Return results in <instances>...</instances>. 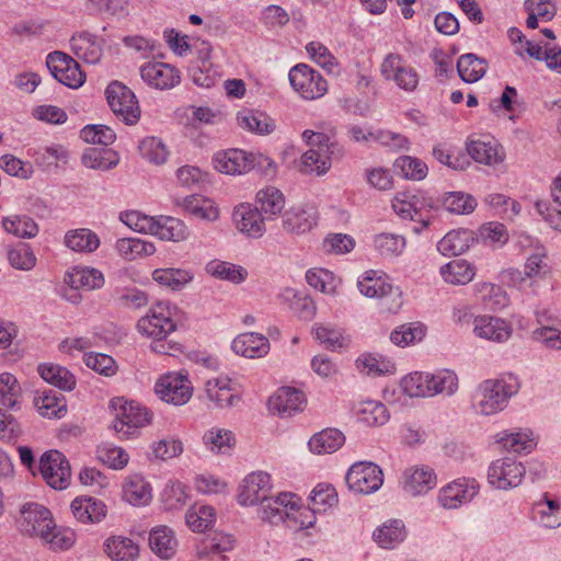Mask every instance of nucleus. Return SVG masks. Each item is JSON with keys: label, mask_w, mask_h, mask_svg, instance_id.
Here are the masks:
<instances>
[{"label": "nucleus", "mask_w": 561, "mask_h": 561, "mask_svg": "<svg viewBox=\"0 0 561 561\" xmlns=\"http://www.w3.org/2000/svg\"><path fill=\"white\" fill-rule=\"evenodd\" d=\"M178 307L169 301L153 305L149 311L137 321V331L145 337L151 339L152 352L173 355L180 351V344L168 341V336L176 330Z\"/></svg>", "instance_id": "1"}, {"label": "nucleus", "mask_w": 561, "mask_h": 561, "mask_svg": "<svg viewBox=\"0 0 561 561\" xmlns=\"http://www.w3.org/2000/svg\"><path fill=\"white\" fill-rule=\"evenodd\" d=\"M520 382L513 374L502 375L499 378L485 379L474 389L472 405L474 410L485 416L502 412L519 391Z\"/></svg>", "instance_id": "2"}, {"label": "nucleus", "mask_w": 561, "mask_h": 561, "mask_svg": "<svg viewBox=\"0 0 561 561\" xmlns=\"http://www.w3.org/2000/svg\"><path fill=\"white\" fill-rule=\"evenodd\" d=\"M111 408L114 411L113 428L124 438L136 436L139 428L149 425L152 421V412L134 400L114 398L111 400Z\"/></svg>", "instance_id": "3"}, {"label": "nucleus", "mask_w": 561, "mask_h": 561, "mask_svg": "<svg viewBox=\"0 0 561 561\" xmlns=\"http://www.w3.org/2000/svg\"><path fill=\"white\" fill-rule=\"evenodd\" d=\"M301 506V499L293 492H279L270 495L257 506L259 518L271 525L286 524L288 528H295Z\"/></svg>", "instance_id": "4"}, {"label": "nucleus", "mask_w": 561, "mask_h": 561, "mask_svg": "<svg viewBox=\"0 0 561 561\" xmlns=\"http://www.w3.org/2000/svg\"><path fill=\"white\" fill-rule=\"evenodd\" d=\"M265 163L268 168L267 174L275 172V163L262 154H254L241 149H229L214 154V168L225 174H243L257 164Z\"/></svg>", "instance_id": "5"}, {"label": "nucleus", "mask_w": 561, "mask_h": 561, "mask_svg": "<svg viewBox=\"0 0 561 561\" xmlns=\"http://www.w3.org/2000/svg\"><path fill=\"white\" fill-rule=\"evenodd\" d=\"M380 75L405 92H414L420 83V73L398 53L387 54L380 64Z\"/></svg>", "instance_id": "6"}, {"label": "nucleus", "mask_w": 561, "mask_h": 561, "mask_svg": "<svg viewBox=\"0 0 561 561\" xmlns=\"http://www.w3.org/2000/svg\"><path fill=\"white\" fill-rule=\"evenodd\" d=\"M526 474L524 463L514 457L506 456L493 460L488 468L489 484L501 491L519 486Z\"/></svg>", "instance_id": "7"}, {"label": "nucleus", "mask_w": 561, "mask_h": 561, "mask_svg": "<svg viewBox=\"0 0 561 561\" xmlns=\"http://www.w3.org/2000/svg\"><path fill=\"white\" fill-rule=\"evenodd\" d=\"M107 103L115 116L126 125H135L140 118V107L135 93L124 83L112 81L106 90Z\"/></svg>", "instance_id": "8"}, {"label": "nucleus", "mask_w": 561, "mask_h": 561, "mask_svg": "<svg viewBox=\"0 0 561 561\" xmlns=\"http://www.w3.org/2000/svg\"><path fill=\"white\" fill-rule=\"evenodd\" d=\"M293 89L305 100H317L328 92L322 75L306 64L294 66L288 73Z\"/></svg>", "instance_id": "9"}, {"label": "nucleus", "mask_w": 561, "mask_h": 561, "mask_svg": "<svg viewBox=\"0 0 561 561\" xmlns=\"http://www.w3.org/2000/svg\"><path fill=\"white\" fill-rule=\"evenodd\" d=\"M480 484L473 478H458L442 486L437 503L444 510H458L469 504L479 493Z\"/></svg>", "instance_id": "10"}, {"label": "nucleus", "mask_w": 561, "mask_h": 561, "mask_svg": "<svg viewBox=\"0 0 561 561\" xmlns=\"http://www.w3.org/2000/svg\"><path fill=\"white\" fill-rule=\"evenodd\" d=\"M273 482L270 473L253 471L247 474L238 486L237 502L241 506H259L272 492Z\"/></svg>", "instance_id": "11"}, {"label": "nucleus", "mask_w": 561, "mask_h": 561, "mask_svg": "<svg viewBox=\"0 0 561 561\" xmlns=\"http://www.w3.org/2000/svg\"><path fill=\"white\" fill-rule=\"evenodd\" d=\"M348 488L362 494H371L378 491L383 483V472L381 468L370 461H359L354 463L345 477Z\"/></svg>", "instance_id": "12"}, {"label": "nucleus", "mask_w": 561, "mask_h": 561, "mask_svg": "<svg viewBox=\"0 0 561 561\" xmlns=\"http://www.w3.org/2000/svg\"><path fill=\"white\" fill-rule=\"evenodd\" d=\"M46 65L51 76L64 85L78 89L85 81V73L80 65L62 51H53L47 55Z\"/></svg>", "instance_id": "13"}, {"label": "nucleus", "mask_w": 561, "mask_h": 561, "mask_svg": "<svg viewBox=\"0 0 561 561\" xmlns=\"http://www.w3.org/2000/svg\"><path fill=\"white\" fill-rule=\"evenodd\" d=\"M39 472L46 483L55 490H65L70 483L69 461L58 450H49L42 455Z\"/></svg>", "instance_id": "14"}, {"label": "nucleus", "mask_w": 561, "mask_h": 561, "mask_svg": "<svg viewBox=\"0 0 561 561\" xmlns=\"http://www.w3.org/2000/svg\"><path fill=\"white\" fill-rule=\"evenodd\" d=\"M53 526L51 513L45 506L38 503H26L22 506L19 527L24 535L42 539Z\"/></svg>", "instance_id": "15"}, {"label": "nucleus", "mask_w": 561, "mask_h": 561, "mask_svg": "<svg viewBox=\"0 0 561 561\" xmlns=\"http://www.w3.org/2000/svg\"><path fill=\"white\" fill-rule=\"evenodd\" d=\"M159 398L174 405L186 403L192 397V385L186 376L171 373L162 376L154 386Z\"/></svg>", "instance_id": "16"}, {"label": "nucleus", "mask_w": 561, "mask_h": 561, "mask_svg": "<svg viewBox=\"0 0 561 561\" xmlns=\"http://www.w3.org/2000/svg\"><path fill=\"white\" fill-rule=\"evenodd\" d=\"M232 222L247 238L260 239L266 232L263 215L256 206L249 203H241L233 208Z\"/></svg>", "instance_id": "17"}, {"label": "nucleus", "mask_w": 561, "mask_h": 561, "mask_svg": "<svg viewBox=\"0 0 561 561\" xmlns=\"http://www.w3.org/2000/svg\"><path fill=\"white\" fill-rule=\"evenodd\" d=\"M473 334L493 343H506L513 334V325L507 320L489 314L476 316L472 320Z\"/></svg>", "instance_id": "18"}, {"label": "nucleus", "mask_w": 561, "mask_h": 561, "mask_svg": "<svg viewBox=\"0 0 561 561\" xmlns=\"http://www.w3.org/2000/svg\"><path fill=\"white\" fill-rule=\"evenodd\" d=\"M436 484V473L427 466H412L402 473L401 488L407 495L412 497L427 494Z\"/></svg>", "instance_id": "19"}, {"label": "nucleus", "mask_w": 561, "mask_h": 561, "mask_svg": "<svg viewBox=\"0 0 561 561\" xmlns=\"http://www.w3.org/2000/svg\"><path fill=\"white\" fill-rule=\"evenodd\" d=\"M139 71L144 82L150 88L161 91L173 89L181 81L180 71L165 62H146L140 67Z\"/></svg>", "instance_id": "20"}, {"label": "nucleus", "mask_w": 561, "mask_h": 561, "mask_svg": "<svg viewBox=\"0 0 561 561\" xmlns=\"http://www.w3.org/2000/svg\"><path fill=\"white\" fill-rule=\"evenodd\" d=\"M538 435L529 427H512L495 434V443L514 454L528 455L538 444Z\"/></svg>", "instance_id": "21"}, {"label": "nucleus", "mask_w": 561, "mask_h": 561, "mask_svg": "<svg viewBox=\"0 0 561 561\" xmlns=\"http://www.w3.org/2000/svg\"><path fill=\"white\" fill-rule=\"evenodd\" d=\"M467 152L476 162L494 170L504 163L506 157L502 145L491 137L470 139L467 142Z\"/></svg>", "instance_id": "22"}, {"label": "nucleus", "mask_w": 561, "mask_h": 561, "mask_svg": "<svg viewBox=\"0 0 561 561\" xmlns=\"http://www.w3.org/2000/svg\"><path fill=\"white\" fill-rule=\"evenodd\" d=\"M318 210L313 205H298L283 215V228L288 233L304 234L317 226Z\"/></svg>", "instance_id": "23"}, {"label": "nucleus", "mask_w": 561, "mask_h": 561, "mask_svg": "<svg viewBox=\"0 0 561 561\" xmlns=\"http://www.w3.org/2000/svg\"><path fill=\"white\" fill-rule=\"evenodd\" d=\"M433 207L434 201L423 192H399L392 199V209L402 219L417 220L419 213Z\"/></svg>", "instance_id": "24"}, {"label": "nucleus", "mask_w": 561, "mask_h": 561, "mask_svg": "<svg viewBox=\"0 0 561 561\" xmlns=\"http://www.w3.org/2000/svg\"><path fill=\"white\" fill-rule=\"evenodd\" d=\"M70 49L79 59L95 65L103 55V41L88 31H81L71 36Z\"/></svg>", "instance_id": "25"}, {"label": "nucleus", "mask_w": 561, "mask_h": 561, "mask_svg": "<svg viewBox=\"0 0 561 561\" xmlns=\"http://www.w3.org/2000/svg\"><path fill=\"white\" fill-rule=\"evenodd\" d=\"M305 402L306 397L302 391L291 387H282L270 398L268 407L280 416H290L300 411Z\"/></svg>", "instance_id": "26"}, {"label": "nucleus", "mask_w": 561, "mask_h": 561, "mask_svg": "<svg viewBox=\"0 0 561 561\" xmlns=\"http://www.w3.org/2000/svg\"><path fill=\"white\" fill-rule=\"evenodd\" d=\"M407 535L404 522L399 518H391L374 530L373 540L382 549H394L405 540Z\"/></svg>", "instance_id": "27"}, {"label": "nucleus", "mask_w": 561, "mask_h": 561, "mask_svg": "<svg viewBox=\"0 0 561 561\" xmlns=\"http://www.w3.org/2000/svg\"><path fill=\"white\" fill-rule=\"evenodd\" d=\"M231 348L238 355L248 358H260L270 352V342L263 334L247 332L234 337Z\"/></svg>", "instance_id": "28"}, {"label": "nucleus", "mask_w": 561, "mask_h": 561, "mask_svg": "<svg viewBox=\"0 0 561 561\" xmlns=\"http://www.w3.org/2000/svg\"><path fill=\"white\" fill-rule=\"evenodd\" d=\"M311 333L329 351H340L351 343L345 330L332 323H314Z\"/></svg>", "instance_id": "29"}, {"label": "nucleus", "mask_w": 561, "mask_h": 561, "mask_svg": "<svg viewBox=\"0 0 561 561\" xmlns=\"http://www.w3.org/2000/svg\"><path fill=\"white\" fill-rule=\"evenodd\" d=\"M64 280L71 289L93 290L104 285L102 272L88 266L73 267L66 273Z\"/></svg>", "instance_id": "30"}, {"label": "nucleus", "mask_w": 561, "mask_h": 561, "mask_svg": "<svg viewBox=\"0 0 561 561\" xmlns=\"http://www.w3.org/2000/svg\"><path fill=\"white\" fill-rule=\"evenodd\" d=\"M355 366L360 374L369 377H379L396 373V364L390 358L378 353L360 354L355 360Z\"/></svg>", "instance_id": "31"}, {"label": "nucleus", "mask_w": 561, "mask_h": 561, "mask_svg": "<svg viewBox=\"0 0 561 561\" xmlns=\"http://www.w3.org/2000/svg\"><path fill=\"white\" fill-rule=\"evenodd\" d=\"M207 398L218 408L231 407L239 397L233 392L231 379L219 376L205 382Z\"/></svg>", "instance_id": "32"}, {"label": "nucleus", "mask_w": 561, "mask_h": 561, "mask_svg": "<svg viewBox=\"0 0 561 561\" xmlns=\"http://www.w3.org/2000/svg\"><path fill=\"white\" fill-rule=\"evenodd\" d=\"M115 252L125 261H135L147 257L156 252L152 242L137 237L118 238L114 243Z\"/></svg>", "instance_id": "33"}, {"label": "nucleus", "mask_w": 561, "mask_h": 561, "mask_svg": "<svg viewBox=\"0 0 561 561\" xmlns=\"http://www.w3.org/2000/svg\"><path fill=\"white\" fill-rule=\"evenodd\" d=\"M150 234L161 240L179 242L188 237L186 225L174 217L159 216L153 217V227Z\"/></svg>", "instance_id": "34"}, {"label": "nucleus", "mask_w": 561, "mask_h": 561, "mask_svg": "<svg viewBox=\"0 0 561 561\" xmlns=\"http://www.w3.org/2000/svg\"><path fill=\"white\" fill-rule=\"evenodd\" d=\"M209 53L210 49L206 48V55L197 59L188 69L192 81L196 85L207 89L214 87L221 76L219 68L210 61Z\"/></svg>", "instance_id": "35"}, {"label": "nucleus", "mask_w": 561, "mask_h": 561, "mask_svg": "<svg viewBox=\"0 0 561 561\" xmlns=\"http://www.w3.org/2000/svg\"><path fill=\"white\" fill-rule=\"evenodd\" d=\"M474 241L473 232L468 229H457L446 233L437 243V250L445 256L460 255Z\"/></svg>", "instance_id": "36"}, {"label": "nucleus", "mask_w": 561, "mask_h": 561, "mask_svg": "<svg viewBox=\"0 0 561 561\" xmlns=\"http://www.w3.org/2000/svg\"><path fill=\"white\" fill-rule=\"evenodd\" d=\"M357 287L362 295L368 298H381L390 295L392 285L383 277L381 272L366 271L357 280Z\"/></svg>", "instance_id": "37"}, {"label": "nucleus", "mask_w": 561, "mask_h": 561, "mask_svg": "<svg viewBox=\"0 0 561 561\" xmlns=\"http://www.w3.org/2000/svg\"><path fill=\"white\" fill-rule=\"evenodd\" d=\"M237 124L244 130L257 135H268L275 129V124L265 113L243 108L237 114Z\"/></svg>", "instance_id": "38"}, {"label": "nucleus", "mask_w": 561, "mask_h": 561, "mask_svg": "<svg viewBox=\"0 0 561 561\" xmlns=\"http://www.w3.org/2000/svg\"><path fill=\"white\" fill-rule=\"evenodd\" d=\"M345 442L344 434L336 428H325L314 434L308 442L312 454H333L340 449Z\"/></svg>", "instance_id": "39"}, {"label": "nucleus", "mask_w": 561, "mask_h": 561, "mask_svg": "<svg viewBox=\"0 0 561 561\" xmlns=\"http://www.w3.org/2000/svg\"><path fill=\"white\" fill-rule=\"evenodd\" d=\"M70 507L75 518L82 523H98L106 513L103 502L93 497H76Z\"/></svg>", "instance_id": "40"}, {"label": "nucleus", "mask_w": 561, "mask_h": 561, "mask_svg": "<svg viewBox=\"0 0 561 561\" xmlns=\"http://www.w3.org/2000/svg\"><path fill=\"white\" fill-rule=\"evenodd\" d=\"M151 550L161 559H170L175 554L178 541L174 533L168 526L154 527L149 534Z\"/></svg>", "instance_id": "41"}, {"label": "nucleus", "mask_w": 561, "mask_h": 561, "mask_svg": "<svg viewBox=\"0 0 561 561\" xmlns=\"http://www.w3.org/2000/svg\"><path fill=\"white\" fill-rule=\"evenodd\" d=\"M280 298L300 319L310 321L314 318L317 307L308 295L293 288H285L280 294Z\"/></svg>", "instance_id": "42"}, {"label": "nucleus", "mask_w": 561, "mask_h": 561, "mask_svg": "<svg viewBox=\"0 0 561 561\" xmlns=\"http://www.w3.org/2000/svg\"><path fill=\"white\" fill-rule=\"evenodd\" d=\"M474 297L480 301L485 309L489 310H501L508 304V297L502 287L481 282L474 285Z\"/></svg>", "instance_id": "43"}, {"label": "nucleus", "mask_w": 561, "mask_h": 561, "mask_svg": "<svg viewBox=\"0 0 561 561\" xmlns=\"http://www.w3.org/2000/svg\"><path fill=\"white\" fill-rule=\"evenodd\" d=\"M65 245L75 252L92 253L100 247L99 236L87 228L69 230L64 238Z\"/></svg>", "instance_id": "44"}, {"label": "nucleus", "mask_w": 561, "mask_h": 561, "mask_svg": "<svg viewBox=\"0 0 561 561\" xmlns=\"http://www.w3.org/2000/svg\"><path fill=\"white\" fill-rule=\"evenodd\" d=\"M355 414L357 422L366 426H381L386 424L390 417L386 405L374 400H367L358 403Z\"/></svg>", "instance_id": "45"}, {"label": "nucleus", "mask_w": 561, "mask_h": 561, "mask_svg": "<svg viewBox=\"0 0 561 561\" xmlns=\"http://www.w3.org/2000/svg\"><path fill=\"white\" fill-rule=\"evenodd\" d=\"M37 370L46 382L61 390L70 391L76 386V377L64 366L45 363L38 365Z\"/></svg>", "instance_id": "46"}, {"label": "nucleus", "mask_w": 561, "mask_h": 561, "mask_svg": "<svg viewBox=\"0 0 561 561\" xmlns=\"http://www.w3.org/2000/svg\"><path fill=\"white\" fill-rule=\"evenodd\" d=\"M34 404L39 414L48 419H60L67 411L64 397L53 390L37 392Z\"/></svg>", "instance_id": "47"}, {"label": "nucleus", "mask_w": 561, "mask_h": 561, "mask_svg": "<svg viewBox=\"0 0 561 561\" xmlns=\"http://www.w3.org/2000/svg\"><path fill=\"white\" fill-rule=\"evenodd\" d=\"M28 154L44 169L58 167L59 163L65 164L69 159V151L59 144H51L37 149H30Z\"/></svg>", "instance_id": "48"}, {"label": "nucleus", "mask_w": 561, "mask_h": 561, "mask_svg": "<svg viewBox=\"0 0 561 561\" xmlns=\"http://www.w3.org/2000/svg\"><path fill=\"white\" fill-rule=\"evenodd\" d=\"M255 203L261 214H265L267 218H274L284 209L285 196L278 188L267 186L256 193Z\"/></svg>", "instance_id": "49"}, {"label": "nucleus", "mask_w": 561, "mask_h": 561, "mask_svg": "<svg viewBox=\"0 0 561 561\" xmlns=\"http://www.w3.org/2000/svg\"><path fill=\"white\" fill-rule=\"evenodd\" d=\"M81 160L89 169L107 171L118 164L119 157L112 149L91 147L84 150Z\"/></svg>", "instance_id": "50"}, {"label": "nucleus", "mask_w": 561, "mask_h": 561, "mask_svg": "<svg viewBox=\"0 0 561 561\" xmlns=\"http://www.w3.org/2000/svg\"><path fill=\"white\" fill-rule=\"evenodd\" d=\"M190 215L198 219L215 221L219 217L218 208L214 202L199 195H190L179 203Z\"/></svg>", "instance_id": "51"}, {"label": "nucleus", "mask_w": 561, "mask_h": 561, "mask_svg": "<svg viewBox=\"0 0 561 561\" xmlns=\"http://www.w3.org/2000/svg\"><path fill=\"white\" fill-rule=\"evenodd\" d=\"M443 279L451 285H466L476 275V268L466 260H454L440 267Z\"/></svg>", "instance_id": "52"}, {"label": "nucleus", "mask_w": 561, "mask_h": 561, "mask_svg": "<svg viewBox=\"0 0 561 561\" xmlns=\"http://www.w3.org/2000/svg\"><path fill=\"white\" fill-rule=\"evenodd\" d=\"M187 527L194 533H204L210 529L216 522L214 507L204 504L191 506L185 514Z\"/></svg>", "instance_id": "53"}, {"label": "nucleus", "mask_w": 561, "mask_h": 561, "mask_svg": "<svg viewBox=\"0 0 561 561\" xmlns=\"http://www.w3.org/2000/svg\"><path fill=\"white\" fill-rule=\"evenodd\" d=\"M486 61L476 54H463L457 61L459 77L467 83L479 81L486 72Z\"/></svg>", "instance_id": "54"}, {"label": "nucleus", "mask_w": 561, "mask_h": 561, "mask_svg": "<svg viewBox=\"0 0 561 561\" xmlns=\"http://www.w3.org/2000/svg\"><path fill=\"white\" fill-rule=\"evenodd\" d=\"M331 167V159L327 150L320 145L317 149L310 148L301 156L300 171L306 174L322 175Z\"/></svg>", "instance_id": "55"}, {"label": "nucleus", "mask_w": 561, "mask_h": 561, "mask_svg": "<svg viewBox=\"0 0 561 561\" xmlns=\"http://www.w3.org/2000/svg\"><path fill=\"white\" fill-rule=\"evenodd\" d=\"M458 386V376L454 370L439 369L430 373L431 398L437 394L450 397L457 392Z\"/></svg>", "instance_id": "56"}, {"label": "nucleus", "mask_w": 561, "mask_h": 561, "mask_svg": "<svg viewBox=\"0 0 561 561\" xmlns=\"http://www.w3.org/2000/svg\"><path fill=\"white\" fill-rule=\"evenodd\" d=\"M534 513L545 528L554 529L561 526V504L556 500L545 497L537 502Z\"/></svg>", "instance_id": "57"}, {"label": "nucleus", "mask_w": 561, "mask_h": 561, "mask_svg": "<svg viewBox=\"0 0 561 561\" xmlns=\"http://www.w3.org/2000/svg\"><path fill=\"white\" fill-rule=\"evenodd\" d=\"M551 196L552 202L550 204L538 202L536 208L547 222L558 228L559 220H561V173L553 181Z\"/></svg>", "instance_id": "58"}, {"label": "nucleus", "mask_w": 561, "mask_h": 561, "mask_svg": "<svg viewBox=\"0 0 561 561\" xmlns=\"http://www.w3.org/2000/svg\"><path fill=\"white\" fill-rule=\"evenodd\" d=\"M104 546L113 561H134L138 556V546L126 537H111Z\"/></svg>", "instance_id": "59"}, {"label": "nucleus", "mask_w": 561, "mask_h": 561, "mask_svg": "<svg viewBox=\"0 0 561 561\" xmlns=\"http://www.w3.org/2000/svg\"><path fill=\"white\" fill-rule=\"evenodd\" d=\"M309 58L330 75L340 73V64L330 49L321 42H310L306 45Z\"/></svg>", "instance_id": "60"}, {"label": "nucleus", "mask_w": 561, "mask_h": 561, "mask_svg": "<svg viewBox=\"0 0 561 561\" xmlns=\"http://www.w3.org/2000/svg\"><path fill=\"white\" fill-rule=\"evenodd\" d=\"M206 272L216 278L234 284L242 283L248 275L247 270L242 266L219 260L208 262L206 265Z\"/></svg>", "instance_id": "61"}, {"label": "nucleus", "mask_w": 561, "mask_h": 561, "mask_svg": "<svg viewBox=\"0 0 561 561\" xmlns=\"http://www.w3.org/2000/svg\"><path fill=\"white\" fill-rule=\"evenodd\" d=\"M394 170L403 178L410 181H422L427 176V164L415 157L401 156L393 163Z\"/></svg>", "instance_id": "62"}, {"label": "nucleus", "mask_w": 561, "mask_h": 561, "mask_svg": "<svg viewBox=\"0 0 561 561\" xmlns=\"http://www.w3.org/2000/svg\"><path fill=\"white\" fill-rule=\"evenodd\" d=\"M152 278L172 290H181L193 279V274L182 268H157L152 273Z\"/></svg>", "instance_id": "63"}, {"label": "nucleus", "mask_w": 561, "mask_h": 561, "mask_svg": "<svg viewBox=\"0 0 561 561\" xmlns=\"http://www.w3.org/2000/svg\"><path fill=\"white\" fill-rule=\"evenodd\" d=\"M203 442L208 450L217 454H226L229 453L234 445V436L229 430L213 427L204 434Z\"/></svg>", "instance_id": "64"}]
</instances>
